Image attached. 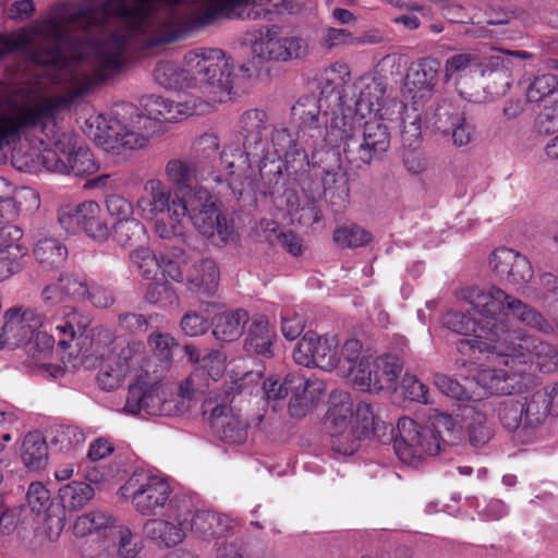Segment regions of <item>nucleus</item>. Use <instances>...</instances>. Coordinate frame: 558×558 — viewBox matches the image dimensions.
<instances>
[{
  "label": "nucleus",
  "instance_id": "nucleus-1",
  "mask_svg": "<svg viewBox=\"0 0 558 558\" xmlns=\"http://www.w3.org/2000/svg\"><path fill=\"white\" fill-rule=\"evenodd\" d=\"M178 25L146 0H85L80 5L60 3L34 25V38L16 40L0 36V57L38 38L43 47L37 62L58 77L69 76L68 89L58 96L39 95L11 101L0 112V148L31 135L38 138L34 155L51 172L68 173L64 155L53 145L52 134L62 132L57 116L96 84L119 72L126 63V47L154 48L184 38Z\"/></svg>",
  "mask_w": 558,
  "mask_h": 558
},
{
  "label": "nucleus",
  "instance_id": "nucleus-2",
  "mask_svg": "<svg viewBox=\"0 0 558 558\" xmlns=\"http://www.w3.org/2000/svg\"><path fill=\"white\" fill-rule=\"evenodd\" d=\"M345 63H335L322 74V101L331 116L326 125V159L342 151L350 161L369 163L390 146L385 120L389 119L386 85L379 77L364 75L349 84Z\"/></svg>",
  "mask_w": 558,
  "mask_h": 558
},
{
  "label": "nucleus",
  "instance_id": "nucleus-3",
  "mask_svg": "<svg viewBox=\"0 0 558 558\" xmlns=\"http://www.w3.org/2000/svg\"><path fill=\"white\" fill-rule=\"evenodd\" d=\"M322 89V81L319 82ZM292 116L300 121V133H292L284 126H276L265 137L262 145L251 148L250 169L257 167L262 172L268 165L274 168L269 173L287 174L302 181L305 174L320 178L326 190L336 180L335 169L322 168L323 158L317 159L319 150L325 154L328 147L322 137L326 136L329 111L322 101V90L316 96L305 95L292 107Z\"/></svg>",
  "mask_w": 558,
  "mask_h": 558
},
{
  "label": "nucleus",
  "instance_id": "nucleus-4",
  "mask_svg": "<svg viewBox=\"0 0 558 558\" xmlns=\"http://www.w3.org/2000/svg\"><path fill=\"white\" fill-rule=\"evenodd\" d=\"M459 299L465 301L477 314V317H471L450 311L444 317V325L448 329L465 336L457 342V350L463 355L484 353L487 349L507 350L506 337L512 336L515 330L510 327L509 314L542 333L550 335L555 331L541 312L496 286L464 289Z\"/></svg>",
  "mask_w": 558,
  "mask_h": 558
},
{
  "label": "nucleus",
  "instance_id": "nucleus-5",
  "mask_svg": "<svg viewBox=\"0 0 558 558\" xmlns=\"http://www.w3.org/2000/svg\"><path fill=\"white\" fill-rule=\"evenodd\" d=\"M141 106L143 112L133 104L118 102L109 112L94 118L90 123L97 129L94 137L105 150L120 154L143 148L157 132L156 122H179L194 114H205L214 107L199 97L174 101L158 95L142 97Z\"/></svg>",
  "mask_w": 558,
  "mask_h": 558
},
{
  "label": "nucleus",
  "instance_id": "nucleus-6",
  "mask_svg": "<svg viewBox=\"0 0 558 558\" xmlns=\"http://www.w3.org/2000/svg\"><path fill=\"white\" fill-rule=\"evenodd\" d=\"M153 76L166 89H193L202 95L201 101L216 106L231 98L236 80L248 78L251 69L246 64L236 69L233 58L222 49L199 47L187 51L180 64L159 61Z\"/></svg>",
  "mask_w": 558,
  "mask_h": 558
},
{
  "label": "nucleus",
  "instance_id": "nucleus-7",
  "mask_svg": "<svg viewBox=\"0 0 558 558\" xmlns=\"http://www.w3.org/2000/svg\"><path fill=\"white\" fill-rule=\"evenodd\" d=\"M508 349H487L489 363L475 375L476 384L487 393L508 396L522 392L533 381L534 365L541 372L558 369V349L542 339L514 330L506 337Z\"/></svg>",
  "mask_w": 558,
  "mask_h": 558
},
{
  "label": "nucleus",
  "instance_id": "nucleus-8",
  "mask_svg": "<svg viewBox=\"0 0 558 558\" xmlns=\"http://www.w3.org/2000/svg\"><path fill=\"white\" fill-rule=\"evenodd\" d=\"M397 428L396 454L402 463L413 468L421 465L427 457L438 454L445 445H454L462 437V426L457 420L436 409L430 410L424 423L401 417Z\"/></svg>",
  "mask_w": 558,
  "mask_h": 558
},
{
  "label": "nucleus",
  "instance_id": "nucleus-9",
  "mask_svg": "<svg viewBox=\"0 0 558 558\" xmlns=\"http://www.w3.org/2000/svg\"><path fill=\"white\" fill-rule=\"evenodd\" d=\"M379 422L373 404L361 401L354 408L349 392L330 393L325 424L333 452L342 456L353 454L359 449L361 440L369 437Z\"/></svg>",
  "mask_w": 558,
  "mask_h": 558
},
{
  "label": "nucleus",
  "instance_id": "nucleus-10",
  "mask_svg": "<svg viewBox=\"0 0 558 558\" xmlns=\"http://www.w3.org/2000/svg\"><path fill=\"white\" fill-rule=\"evenodd\" d=\"M121 490L134 510L144 517L168 514L178 518L180 506L189 504L187 497L173 494L165 476L143 470L134 472Z\"/></svg>",
  "mask_w": 558,
  "mask_h": 558
},
{
  "label": "nucleus",
  "instance_id": "nucleus-11",
  "mask_svg": "<svg viewBox=\"0 0 558 558\" xmlns=\"http://www.w3.org/2000/svg\"><path fill=\"white\" fill-rule=\"evenodd\" d=\"M56 336L48 333L45 323L34 312L10 310L0 323V349H14L24 344L25 351L36 364L44 362L51 353Z\"/></svg>",
  "mask_w": 558,
  "mask_h": 558
},
{
  "label": "nucleus",
  "instance_id": "nucleus-12",
  "mask_svg": "<svg viewBox=\"0 0 558 558\" xmlns=\"http://www.w3.org/2000/svg\"><path fill=\"white\" fill-rule=\"evenodd\" d=\"M248 45L253 60L266 62H289L306 56L307 41L290 33L286 27L270 24L248 34Z\"/></svg>",
  "mask_w": 558,
  "mask_h": 558
},
{
  "label": "nucleus",
  "instance_id": "nucleus-13",
  "mask_svg": "<svg viewBox=\"0 0 558 558\" xmlns=\"http://www.w3.org/2000/svg\"><path fill=\"white\" fill-rule=\"evenodd\" d=\"M268 123L267 113L260 109H248L244 111L239 120L240 135L236 142L227 144L219 156V162L228 175H246L252 160L250 150L255 145H262L265 141Z\"/></svg>",
  "mask_w": 558,
  "mask_h": 558
},
{
  "label": "nucleus",
  "instance_id": "nucleus-14",
  "mask_svg": "<svg viewBox=\"0 0 558 558\" xmlns=\"http://www.w3.org/2000/svg\"><path fill=\"white\" fill-rule=\"evenodd\" d=\"M186 216L195 230L216 245L233 242L238 238L233 220L217 205L208 189H197L187 198Z\"/></svg>",
  "mask_w": 558,
  "mask_h": 558
},
{
  "label": "nucleus",
  "instance_id": "nucleus-15",
  "mask_svg": "<svg viewBox=\"0 0 558 558\" xmlns=\"http://www.w3.org/2000/svg\"><path fill=\"white\" fill-rule=\"evenodd\" d=\"M239 387L236 381L226 383L223 393L211 391L203 404L204 412L209 413L215 436L228 444H241L246 439V424L231 407Z\"/></svg>",
  "mask_w": 558,
  "mask_h": 558
},
{
  "label": "nucleus",
  "instance_id": "nucleus-16",
  "mask_svg": "<svg viewBox=\"0 0 558 558\" xmlns=\"http://www.w3.org/2000/svg\"><path fill=\"white\" fill-rule=\"evenodd\" d=\"M159 376L153 375L144 380L134 381L130 385L123 412L130 415H137L142 418L149 416H172L184 412L187 409V399L181 401L166 399L158 384Z\"/></svg>",
  "mask_w": 558,
  "mask_h": 558
},
{
  "label": "nucleus",
  "instance_id": "nucleus-17",
  "mask_svg": "<svg viewBox=\"0 0 558 558\" xmlns=\"http://www.w3.org/2000/svg\"><path fill=\"white\" fill-rule=\"evenodd\" d=\"M58 222L68 233H85L96 241H105L109 235V229L102 217L101 208L95 201L60 206L58 209Z\"/></svg>",
  "mask_w": 558,
  "mask_h": 558
},
{
  "label": "nucleus",
  "instance_id": "nucleus-18",
  "mask_svg": "<svg viewBox=\"0 0 558 558\" xmlns=\"http://www.w3.org/2000/svg\"><path fill=\"white\" fill-rule=\"evenodd\" d=\"M166 177L177 192L183 194L184 198L194 193L197 189H210V181L217 185L227 183L228 187L232 186L229 179L222 178L221 174L215 172L207 177L201 166V161L185 158L171 159L166 165Z\"/></svg>",
  "mask_w": 558,
  "mask_h": 558
},
{
  "label": "nucleus",
  "instance_id": "nucleus-19",
  "mask_svg": "<svg viewBox=\"0 0 558 558\" xmlns=\"http://www.w3.org/2000/svg\"><path fill=\"white\" fill-rule=\"evenodd\" d=\"M338 347L336 335L318 336L307 332L293 350V360L305 367L317 366L324 371H332L339 365Z\"/></svg>",
  "mask_w": 558,
  "mask_h": 558
},
{
  "label": "nucleus",
  "instance_id": "nucleus-20",
  "mask_svg": "<svg viewBox=\"0 0 558 558\" xmlns=\"http://www.w3.org/2000/svg\"><path fill=\"white\" fill-rule=\"evenodd\" d=\"M402 371L400 360L395 355H383L372 360L366 371H357L355 386L362 391L378 392L396 390Z\"/></svg>",
  "mask_w": 558,
  "mask_h": 558
},
{
  "label": "nucleus",
  "instance_id": "nucleus-21",
  "mask_svg": "<svg viewBox=\"0 0 558 558\" xmlns=\"http://www.w3.org/2000/svg\"><path fill=\"white\" fill-rule=\"evenodd\" d=\"M90 332L93 353L101 360L97 383L102 390H114L121 386L126 376L120 365L116 363L113 353L107 350L114 340L113 332L105 327L95 328Z\"/></svg>",
  "mask_w": 558,
  "mask_h": 558
},
{
  "label": "nucleus",
  "instance_id": "nucleus-22",
  "mask_svg": "<svg viewBox=\"0 0 558 558\" xmlns=\"http://www.w3.org/2000/svg\"><path fill=\"white\" fill-rule=\"evenodd\" d=\"M226 355L219 350H213L202 357V363L181 383L180 396L189 401L196 395H203L210 388V383H217L226 369Z\"/></svg>",
  "mask_w": 558,
  "mask_h": 558
},
{
  "label": "nucleus",
  "instance_id": "nucleus-23",
  "mask_svg": "<svg viewBox=\"0 0 558 558\" xmlns=\"http://www.w3.org/2000/svg\"><path fill=\"white\" fill-rule=\"evenodd\" d=\"M430 122L440 133L450 134L456 146H465L474 138L473 124L466 120L464 112L452 102L440 104L430 118Z\"/></svg>",
  "mask_w": 558,
  "mask_h": 558
},
{
  "label": "nucleus",
  "instance_id": "nucleus-24",
  "mask_svg": "<svg viewBox=\"0 0 558 558\" xmlns=\"http://www.w3.org/2000/svg\"><path fill=\"white\" fill-rule=\"evenodd\" d=\"M189 504L180 506V515L159 514L149 517L143 525L144 535L165 547H173L185 538L187 529Z\"/></svg>",
  "mask_w": 558,
  "mask_h": 558
},
{
  "label": "nucleus",
  "instance_id": "nucleus-25",
  "mask_svg": "<svg viewBox=\"0 0 558 558\" xmlns=\"http://www.w3.org/2000/svg\"><path fill=\"white\" fill-rule=\"evenodd\" d=\"M440 63L436 59H422L412 63L404 80V93L415 105L427 101L437 83Z\"/></svg>",
  "mask_w": 558,
  "mask_h": 558
},
{
  "label": "nucleus",
  "instance_id": "nucleus-26",
  "mask_svg": "<svg viewBox=\"0 0 558 558\" xmlns=\"http://www.w3.org/2000/svg\"><path fill=\"white\" fill-rule=\"evenodd\" d=\"M489 265L495 274L513 286H523L533 277L530 260L511 248H497L489 258Z\"/></svg>",
  "mask_w": 558,
  "mask_h": 558
},
{
  "label": "nucleus",
  "instance_id": "nucleus-27",
  "mask_svg": "<svg viewBox=\"0 0 558 558\" xmlns=\"http://www.w3.org/2000/svg\"><path fill=\"white\" fill-rule=\"evenodd\" d=\"M524 416L523 437L531 438V444H535L544 437V423L549 416L554 407L549 393L545 388L538 389L524 397L521 401Z\"/></svg>",
  "mask_w": 558,
  "mask_h": 558
},
{
  "label": "nucleus",
  "instance_id": "nucleus-28",
  "mask_svg": "<svg viewBox=\"0 0 558 558\" xmlns=\"http://www.w3.org/2000/svg\"><path fill=\"white\" fill-rule=\"evenodd\" d=\"M53 145L64 155L69 163V172L75 175H89L97 171L98 165L89 148L78 144L76 137L71 132L62 131L61 134H52Z\"/></svg>",
  "mask_w": 558,
  "mask_h": 558
},
{
  "label": "nucleus",
  "instance_id": "nucleus-29",
  "mask_svg": "<svg viewBox=\"0 0 558 558\" xmlns=\"http://www.w3.org/2000/svg\"><path fill=\"white\" fill-rule=\"evenodd\" d=\"M92 319L88 315L77 313L68 307H62L60 317L45 322V328L48 333L56 336V342L66 349L74 340L88 338V327Z\"/></svg>",
  "mask_w": 558,
  "mask_h": 558
},
{
  "label": "nucleus",
  "instance_id": "nucleus-30",
  "mask_svg": "<svg viewBox=\"0 0 558 558\" xmlns=\"http://www.w3.org/2000/svg\"><path fill=\"white\" fill-rule=\"evenodd\" d=\"M292 383L289 412L294 417L304 416L325 395L326 385L316 377L295 374Z\"/></svg>",
  "mask_w": 558,
  "mask_h": 558
},
{
  "label": "nucleus",
  "instance_id": "nucleus-31",
  "mask_svg": "<svg viewBox=\"0 0 558 558\" xmlns=\"http://www.w3.org/2000/svg\"><path fill=\"white\" fill-rule=\"evenodd\" d=\"M461 422L457 421L462 429L465 428L471 445L475 448L483 447L493 436L492 427L487 424L486 403L473 401L459 405Z\"/></svg>",
  "mask_w": 558,
  "mask_h": 558
},
{
  "label": "nucleus",
  "instance_id": "nucleus-32",
  "mask_svg": "<svg viewBox=\"0 0 558 558\" xmlns=\"http://www.w3.org/2000/svg\"><path fill=\"white\" fill-rule=\"evenodd\" d=\"M116 363L124 371L125 376H131L134 381H141L155 375L151 361L147 357L143 342H129L114 354Z\"/></svg>",
  "mask_w": 558,
  "mask_h": 558
},
{
  "label": "nucleus",
  "instance_id": "nucleus-33",
  "mask_svg": "<svg viewBox=\"0 0 558 558\" xmlns=\"http://www.w3.org/2000/svg\"><path fill=\"white\" fill-rule=\"evenodd\" d=\"M144 189L153 199L156 216L167 213L169 219H185L187 198L179 197L178 195L173 197L171 190L158 179L148 180Z\"/></svg>",
  "mask_w": 558,
  "mask_h": 558
},
{
  "label": "nucleus",
  "instance_id": "nucleus-34",
  "mask_svg": "<svg viewBox=\"0 0 558 558\" xmlns=\"http://www.w3.org/2000/svg\"><path fill=\"white\" fill-rule=\"evenodd\" d=\"M529 102H544L542 118L553 124L550 112L558 106V78L550 73L535 75L526 86Z\"/></svg>",
  "mask_w": 558,
  "mask_h": 558
},
{
  "label": "nucleus",
  "instance_id": "nucleus-35",
  "mask_svg": "<svg viewBox=\"0 0 558 558\" xmlns=\"http://www.w3.org/2000/svg\"><path fill=\"white\" fill-rule=\"evenodd\" d=\"M187 527L205 538L221 537L230 527L227 515L211 510L196 509L192 511L189 499Z\"/></svg>",
  "mask_w": 558,
  "mask_h": 558
},
{
  "label": "nucleus",
  "instance_id": "nucleus-36",
  "mask_svg": "<svg viewBox=\"0 0 558 558\" xmlns=\"http://www.w3.org/2000/svg\"><path fill=\"white\" fill-rule=\"evenodd\" d=\"M372 354L363 349L360 340L351 338L338 347L339 365L336 366L342 375L348 376L355 386V375L357 371H366L372 360Z\"/></svg>",
  "mask_w": 558,
  "mask_h": 558
},
{
  "label": "nucleus",
  "instance_id": "nucleus-37",
  "mask_svg": "<svg viewBox=\"0 0 558 558\" xmlns=\"http://www.w3.org/2000/svg\"><path fill=\"white\" fill-rule=\"evenodd\" d=\"M114 523L113 518L104 511H92L80 515L73 523V534L76 537L95 536L104 547Z\"/></svg>",
  "mask_w": 558,
  "mask_h": 558
},
{
  "label": "nucleus",
  "instance_id": "nucleus-38",
  "mask_svg": "<svg viewBox=\"0 0 558 558\" xmlns=\"http://www.w3.org/2000/svg\"><path fill=\"white\" fill-rule=\"evenodd\" d=\"M248 320V313L242 308L219 313L211 320L213 335L219 341L232 342L242 336Z\"/></svg>",
  "mask_w": 558,
  "mask_h": 558
},
{
  "label": "nucleus",
  "instance_id": "nucleus-39",
  "mask_svg": "<svg viewBox=\"0 0 558 558\" xmlns=\"http://www.w3.org/2000/svg\"><path fill=\"white\" fill-rule=\"evenodd\" d=\"M187 282L197 292L213 295L219 282V269L211 258H203L193 264L186 272Z\"/></svg>",
  "mask_w": 558,
  "mask_h": 558
},
{
  "label": "nucleus",
  "instance_id": "nucleus-40",
  "mask_svg": "<svg viewBox=\"0 0 558 558\" xmlns=\"http://www.w3.org/2000/svg\"><path fill=\"white\" fill-rule=\"evenodd\" d=\"M274 340L275 332L269 328L267 318L262 315L254 317L247 330L245 350L250 353L270 357Z\"/></svg>",
  "mask_w": 558,
  "mask_h": 558
},
{
  "label": "nucleus",
  "instance_id": "nucleus-41",
  "mask_svg": "<svg viewBox=\"0 0 558 558\" xmlns=\"http://www.w3.org/2000/svg\"><path fill=\"white\" fill-rule=\"evenodd\" d=\"M497 415L501 426L513 434L515 441L521 445H531V438L523 437L524 416L520 400L508 399L498 404Z\"/></svg>",
  "mask_w": 558,
  "mask_h": 558
},
{
  "label": "nucleus",
  "instance_id": "nucleus-42",
  "mask_svg": "<svg viewBox=\"0 0 558 558\" xmlns=\"http://www.w3.org/2000/svg\"><path fill=\"white\" fill-rule=\"evenodd\" d=\"M21 459L29 470H41L48 462L47 439L37 432L25 435L21 447Z\"/></svg>",
  "mask_w": 558,
  "mask_h": 558
},
{
  "label": "nucleus",
  "instance_id": "nucleus-43",
  "mask_svg": "<svg viewBox=\"0 0 558 558\" xmlns=\"http://www.w3.org/2000/svg\"><path fill=\"white\" fill-rule=\"evenodd\" d=\"M33 254L36 262L45 269H54L61 267L68 257V250L59 240L54 238L39 239Z\"/></svg>",
  "mask_w": 558,
  "mask_h": 558
},
{
  "label": "nucleus",
  "instance_id": "nucleus-44",
  "mask_svg": "<svg viewBox=\"0 0 558 558\" xmlns=\"http://www.w3.org/2000/svg\"><path fill=\"white\" fill-rule=\"evenodd\" d=\"M102 548L105 550L117 548L118 558H141L138 556L141 547L137 537L129 526L123 524L116 525L113 523L109 538Z\"/></svg>",
  "mask_w": 558,
  "mask_h": 558
},
{
  "label": "nucleus",
  "instance_id": "nucleus-45",
  "mask_svg": "<svg viewBox=\"0 0 558 558\" xmlns=\"http://www.w3.org/2000/svg\"><path fill=\"white\" fill-rule=\"evenodd\" d=\"M47 438L52 449L70 452L84 444L85 434L77 426L60 424L49 428Z\"/></svg>",
  "mask_w": 558,
  "mask_h": 558
},
{
  "label": "nucleus",
  "instance_id": "nucleus-46",
  "mask_svg": "<svg viewBox=\"0 0 558 558\" xmlns=\"http://www.w3.org/2000/svg\"><path fill=\"white\" fill-rule=\"evenodd\" d=\"M94 496V489L84 482H72L59 488L62 507L70 511L82 508Z\"/></svg>",
  "mask_w": 558,
  "mask_h": 558
},
{
  "label": "nucleus",
  "instance_id": "nucleus-47",
  "mask_svg": "<svg viewBox=\"0 0 558 558\" xmlns=\"http://www.w3.org/2000/svg\"><path fill=\"white\" fill-rule=\"evenodd\" d=\"M159 262L163 276L177 282H181L186 278L184 267L189 263V256L184 250L172 247L160 256Z\"/></svg>",
  "mask_w": 558,
  "mask_h": 558
},
{
  "label": "nucleus",
  "instance_id": "nucleus-48",
  "mask_svg": "<svg viewBox=\"0 0 558 558\" xmlns=\"http://www.w3.org/2000/svg\"><path fill=\"white\" fill-rule=\"evenodd\" d=\"M130 262L140 275L147 280L156 279L160 270L159 258L156 257L149 247L141 246L130 253Z\"/></svg>",
  "mask_w": 558,
  "mask_h": 558
},
{
  "label": "nucleus",
  "instance_id": "nucleus-49",
  "mask_svg": "<svg viewBox=\"0 0 558 558\" xmlns=\"http://www.w3.org/2000/svg\"><path fill=\"white\" fill-rule=\"evenodd\" d=\"M295 374H288L284 378L271 376L263 384L264 398L271 409L277 411V402L284 400L292 392V381Z\"/></svg>",
  "mask_w": 558,
  "mask_h": 558
},
{
  "label": "nucleus",
  "instance_id": "nucleus-50",
  "mask_svg": "<svg viewBox=\"0 0 558 558\" xmlns=\"http://www.w3.org/2000/svg\"><path fill=\"white\" fill-rule=\"evenodd\" d=\"M468 501L483 521L500 520L509 512L508 506L501 499L473 497L468 499Z\"/></svg>",
  "mask_w": 558,
  "mask_h": 558
},
{
  "label": "nucleus",
  "instance_id": "nucleus-51",
  "mask_svg": "<svg viewBox=\"0 0 558 558\" xmlns=\"http://www.w3.org/2000/svg\"><path fill=\"white\" fill-rule=\"evenodd\" d=\"M371 240V233L357 225L339 227L333 232V241L342 248H355Z\"/></svg>",
  "mask_w": 558,
  "mask_h": 558
},
{
  "label": "nucleus",
  "instance_id": "nucleus-52",
  "mask_svg": "<svg viewBox=\"0 0 558 558\" xmlns=\"http://www.w3.org/2000/svg\"><path fill=\"white\" fill-rule=\"evenodd\" d=\"M145 236V227L137 219L116 221L113 238L121 246H128L141 241Z\"/></svg>",
  "mask_w": 558,
  "mask_h": 558
},
{
  "label": "nucleus",
  "instance_id": "nucleus-53",
  "mask_svg": "<svg viewBox=\"0 0 558 558\" xmlns=\"http://www.w3.org/2000/svg\"><path fill=\"white\" fill-rule=\"evenodd\" d=\"M23 236V230L15 225H0V253L24 256L26 247L20 241Z\"/></svg>",
  "mask_w": 558,
  "mask_h": 558
},
{
  "label": "nucleus",
  "instance_id": "nucleus-54",
  "mask_svg": "<svg viewBox=\"0 0 558 558\" xmlns=\"http://www.w3.org/2000/svg\"><path fill=\"white\" fill-rule=\"evenodd\" d=\"M477 66L474 56L468 53L454 54L446 61L445 76L447 81H458L463 75L472 72Z\"/></svg>",
  "mask_w": 558,
  "mask_h": 558
},
{
  "label": "nucleus",
  "instance_id": "nucleus-55",
  "mask_svg": "<svg viewBox=\"0 0 558 558\" xmlns=\"http://www.w3.org/2000/svg\"><path fill=\"white\" fill-rule=\"evenodd\" d=\"M60 287L66 299L75 301L86 300L90 288L85 277L76 274L61 275Z\"/></svg>",
  "mask_w": 558,
  "mask_h": 558
},
{
  "label": "nucleus",
  "instance_id": "nucleus-56",
  "mask_svg": "<svg viewBox=\"0 0 558 558\" xmlns=\"http://www.w3.org/2000/svg\"><path fill=\"white\" fill-rule=\"evenodd\" d=\"M433 383L441 393L457 399L458 401H462L464 402L463 404L474 401L471 400L466 389L460 383L447 375L435 374Z\"/></svg>",
  "mask_w": 558,
  "mask_h": 558
},
{
  "label": "nucleus",
  "instance_id": "nucleus-57",
  "mask_svg": "<svg viewBox=\"0 0 558 558\" xmlns=\"http://www.w3.org/2000/svg\"><path fill=\"white\" fill-rule=\"evenodd\" d=\"M27 505L37 514L45 513L51 506L49 490L41 483H32L26 494Z\"/></svg>",
  "mask_w": 558,
  "mask_h": 558
},
{
  "label": "nucleus",
  "instance_id": "nucleus-58",
  "mask_svg": "<svg viewBox=\"0 0 558 558\" xmlns=\"http://www.w3.org/2000/svg\"><path fill=\"white\" fill-rule=\"evenodd\" d=\"M145 298L149 303L159 304L160 306L172 305L178 300L174 290L163 281L150 282Z\"/></svg>",
  "mask_w": 558,
  "mask_h": 558
},
{
  "label": "nucleus",
  "instance_id": "nucleus-59",
  "mask_svg": "<svg viewBox=\"0 0 558 558\" xmlns=\"http://www.w3.org/2000/svg\"><path fill=\"white\" fill-rule=\"evenodd\" d=\"M148 344L161 362H169L172 351L178 345L175 339L169 333L154 332L148 338Z\"/></svg>",
  "mask_w": 558,
  "mask_h": 558
},
{
  "label": "nucleus",
  "instance_id": "nucleus-60",
  "mask_svg": "<svg viewBox=\"0 0 558 558\" xmlns=\"http://www.w3.org/2000/svg\"><path fill=\"white\" fill-rule=\"evenodd\" d=\"M401 386L407 398L412 401L430 403L428 388L415 375L404 374Z\"/></svg>",
  "mask_w": 558,
  "mask_h": 558
},
{
  "label": "nucleus",
  "instance_id": "nucleus-61",
  "mask_svg": "<svg viewBox=\"0 0 558 558\" xmlns=\"http://www.w3.org/2000/svg\"><path fill=\"white\" fill-rule=\"evenodd\" d=\"M106 206L109 215L117 219V221L133 220L134 214L133 205L123 196L109 195L106 198Z\"/></svg>",
  "mask_w": 558,
  "mask_h": 558
},
{
  "label": "nucleus",
  "instance_id": "nucleus-62",
  "mask_svg": "<svg viewBox=\"0 0 558 558\" xmlns=\"http://www.w3.org/2000/svg\"><path fill=\"white\" fill-rule=\"evenodd\" d=\"M15 203L21 210L22 215H27L36 211L40 206V197L37 191L32 187L23 186L13 190Z\"/></svg>",
  "mask_w": 558,
  "mask_h": 558
},
{
  "label": "nucleus",
  "instance_id": "nucleus-63",
  "mask_svg": "<svg viewBox=\"0 0 558 558\" xmlns=\"http://www.w3.org/2000/svg\"><path fill=\"white\" fill-rule=\"evenodd\" d=\"M170 221L167 222L163 219H159L155 223V231L156 233L165 240H172V239H182L183 242H186V234L184 231L183 220H174L169 219Z\"/></svg>",
  "mask_w": 558,
  "mask_h": 558
},
{
  "label": "nucleus",
  "instance_id": "nucleus-64",
  "mask_svg": "<svg viewBox=\"0 0 558 558\" xmlns=\"http://www.w3.org/2000/svg\"><path fill=\"white\" fill-rule=\"evenodd\" d=\"M305 327L304 319L295 313H286L281 317V331L286 339L294 340Z\"/></svg>",
  "mask_w": 558,
  "mask_h": 558
}]
</instances>
